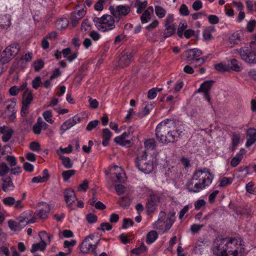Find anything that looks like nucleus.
<instances>
[{"label":"nucleus","mask_w":256,"mask_h":256,"mask_svg":"<svg viewBox=\"0 0 256 256\" xmlns=\"http://www.w3.org/2000/svg\"><path fill=\"white\" fill-rule=\"evenodd\" d=\"M230 64H232L231 70L235 72H240L242 70V68L241 66V63L235 58L230 60Z\"/></svg>","instance_id":"obj_31"},{"label":"nucleus","mask_w":256,"mask_h":256,"mask_svg":"<svg viewBox=\"0 0 256 256\" xmlns=\"http://www.w3.org/2000/svg\"><path fill=\"white\" fill-rule=\"evenodd\" d=\"M75 173V170H70L63 172L62 175L64 181L66 182L72 176L74 175Z\"/></svg>","instance_id":"obj_43"},{"label":"nucleus","mask_w":256,"mask_h":256,"mask_svg":"<svg viewBox=\"0 0 256 256\" xmlns=\"http://www.w3.org/2000/svg\"><path fill=\"white\" fill-rule=\"evenodd\" d=\"M226 245V239H216L212 248L214 254L216 256H228Z\"/></svg>","instance_id":"obj_9"},{"label":"nucleus","mask_w":256,"mask_h":256,"mask_svg":"<svg viewBox=\"0 0 256 256\" xmlns=\"http://www.w3.org/2000/svg\"><path fill=\"white\" fill-rule=\"evenodd\" d=\"M114 141L117 144H118L122 146H126V144H130V141L125 140L122 138L120 136H116L114 138Z\"/></svg>","instance_id":"obj_61"},{"label":"nucleus","mask_w":256,"mask_h":256,"mask_svg":"<svg viewBox=\"0 0 256 256\" xmlns=\"http://www.w3.org/2000/svg\"><path fill=\"white\" fill-rule=\"evenodd\" d=\"M176 121L174 119H166L157 126L156 136L160 142L164 144L174 142L184 134L180 130H171L172 126H174Z\"/></svg>","instance_id":"obj_1"},{"label":"nucleus","mask_w":256,"mask_h":256,"mask_svg":"<svg viewBox=\"0 0 256 256\" xmlns=\"http://www.w3.org/2000/svg\"><path fill=\"white\" fill-rule=\"evenodd\" d=\"M206 16L207 14L204 11L191 14L192 18L194 20L202 18V17H206Z\"/></svg>","instance_id":"obj_60"},{"label":"nucleus","mask_w":256,"mask_h":256,"mask_svg":"<svg viewBox=\"0 0 256 256\" xmlns=\"http://www.w3.org/2000/svg\"><path fill=\"white\" fill-rule=\"evenodd\" d=\"M112 226L108 222H102L100 225V228H98V230H100L104 232L105 230H110L112 229Z\"/></svg>","instance_id":"obj_62"},{"label":"nucleus","mask_w":256,"mask_h":256,"mask_svg":"<svg viewBox=\"0 0 256 256\" xmlns=\"http://www.w3.org/2000/svg\"><path fill=\"white\" fill-rule=\"evenodd\" d=\"M118 64L120 66L124 68L128 66L132 62L133 55L130 52H122L120 54Z\"/></svg>","instance_id":"obj_13"},{"label":"nucleus","mask_w":256,"mask_h":256,"mask_svg":"<svg viewBox=\"0 0 256 256\" xmlns=\"http://www.w3.org/2000/svg\"><path fill=\"white\" fill-rule=\"evenodd\" d=\"M209 22L211 24H217L219 22V18L216 15H210L208 17Z\"/></svg>","instance_id":"obj_64"},{"label":"nucleus","mask_w":256,"mask_h":256,"mask_svg":"<svg viewBox=\"0 0 256 256\" xmlns=\"http://www.w3.org/2000/svg\"><path fill=\"white\" fill-rule=\"evenodd\" d=\"M214 81L212 80H206L201 84L200 88L198 89V92H210Z\"/></svg>","instance_id":"obj_26"},{"label":"nucleus","mask_w":256,"mask_h":256,"mask_svg":"<svg viewBox=\"0 0 256 256\" xmlns=\"http://www.w3.org/2000/svg\"><path fill=\"white\" fill-rule=\"evenodd\" d=\"M158 237L157 232L155 230H151L147 234L146 242L148 244H151L156 241Z\"/></svg>","instance_id":"obj_29"},{"label":"nucleus","mask_w":256,"mask_h":256,"mask_svg":"<svg viewBox=\"0 0 256 256\" xmlns=\"http://www.w3.org/2000/svg\"><path fill=\"white\" fill-rule=\"evenodd\" d=\"M64 194L65 201L68 206H70L77 200L74 192L72 189H66Z\"/></svg>","instance_id":"obj_17"},{"label":"nucleus","mask_w":256,"mask_h":256,"mask_svg":"<svg viewBox=\"0 0 256 256\" xmlns=\"http://www.w3.org/2000/svg\"><path fill=\"white\" fill-rule=\"evenodd\" d=\"M114 16L105 14L100 18L94 17L93 21L96 28L103 32L111 30L115 28Z\"/></svg>","instance_id":"obj_4"},{"label":"nucleus","mask_w":256,"mask_h":256,"mask_svg":"<svg viewBox=\"0 0 256 256\" xmlns=\"http://www.w3.org/2000/svg\"><path fill=\"white\" fill-rule=\"evenodd\" d=\"M8 225L11 230L20 231L24 228V224H20L18 222L9 220L8 221Z\"/></svg>","instance_id":"obj_28"},{"label":"nucleus","mask_w":256,"mask_h":256,"mask_svg":"<svg viewBox=\"0 0 256 256\" xmlns=\"http://www.w3.org/2000/svg\"><path fill=\"white\" fill-rule=\"evenodd\" d=\"M2 180L3 182L2 188L4 192H8L14 190V186L10 177L2 178Z\"/></svg>","instance_id":"obj_20"},{"label":"nucleus","mask_w":256,"mask_h":256,"mask_svg":"<svg viewBox=\"0 0 256 256\" xmlns=\"http://www.w3.org/2000/svg\"><path fill=\"white\" fill-rule=\"evenodd\" d=\"M5 49L14 58L20 51V46L19 44L15 42L7 46Z\"/></svg>","instance_id":"obj_21"},{"label":"nucleus","mask_w":256,"mask_h":256,"mask_svg":"<svg viewBox=\"0 0 256 256\" xmlns=\"http://www.w3.org/2000/svg\"><path fill=\"white\" fill-rule=\"evenodd\" d=\"M30 148L34 152H39L40 150V144L36 142H33L30 144Z\"/></svg>","instance_id":"obj_63"},{"label":"nucleus","mask_w":256,"mask_h":256,"mask_svg":"<svg viewBox=\"0 0 256 256\" xmlns=\"http://www.w3.org/2000/svg\"><path fill=\"white\" fill-rule=\"evenodd\" d=\"M39 206H42V208L37 211L36 215L40 219H46L50 210V205L46 202H41L40 203Z\"/></svg>","instance_id":"obj_16"},{"label":"nucleus","mask_w":256,"mask_h":256,"mask_svg":"<svg viewBox=\"0 0 256 256\" xmlns=\"http://www.w3.org/2000/svg\"><path fill=\"white\" fill-rule=\"evenodd\" d=\"M118 203L121 206L124 208L128 206L131 203V200L128 197L123 196L120 198Z\"/></svg>","instance_id":"obj_44"},{"label":"nucleus","mask_w":256,"mask_h":256,"mask_svg":"<svg viewBox=\"0 0 256 256\" xmlns=\"http://www.w3.org/2000/svg\"><path fill=\"white\" fill-rule=\"evenodd\" d=\"M60 159L62 162V164L66 168H70L72 167L74 162L69 157L60 156Z\"/></svg>","instance_id":"obj_30"},{"label":"nucleus","mask_w":256,"mask_h":256,"mask_svg":"<svg viewBox=\"0 0 256 256\" xmlns=\"http://www.w3.org/2000/svg\"><path fill=\"white\" fill-rule=\"evenodd\" d=\"M42 118L38 117L37 119V121L34 125L33 126L32 130L36 134H39L41 132L42 126Z\"/></svg>","instance_id":"obj_35"},{"label":"nucleus","mask_w":256,"mask_h":256,"mask_svg":"<svg viewBox=\"0 0 256 256\" xmlns=\"http://www.w3.org/2000/svg\"><path fill=\"white\" fill-rule=\"evenodd\" d=\"M109 10L116 22H119L121 16H125L130 12L129 7L123 5L118 6L116 8L114 6H110Z\"/></svg>","instance_id":"obj_10"},{"label":"nucleus","mask_w":256,"mask_h":256,"mask_svg":"<svg viewBox=\"0 0 256 256\" xmlns=\"http://www.w3.org/2000/svg\"><path fill=\"white\" fill-rule=\"evenodd\" d=\"M91 24L88 19H85L82 22L81 24V30L82 32H86L91 29Z\"/></svg>","instance_id":"obj_40"},{"label":"nucleus","mask_w":256,"mask_h":256,"mask_svg":"<svg viewBox=\"0 0 256 256\" xmlns=\"http://www.w3.org/2000/svg\"><path fill=\"white\" fill-rule=\"evenodd\" d=\"M42 116L44 119L48 122L52 124L54 121L52 120V114L50 110H46L43 112Z\"/></svg>","instance_id":"obj_48"},{"label":"nucleus","mask_w":256,"mask_h":256,"mask_svg":"<svg viewBox=\"0 0 256 256\" xmlns=\"http://www.w3.org/2000/svg\"><path fill=\"white\" fill-rule=\"evenodd\" d=\"M14 132V130L12 128H10L6 130L4 133H2L3 134L2 137V142H8L12 138Z\"/></svg>","instance_id":"obj_33"},{"label":"nucleus","mask_w":256,"mask_h":256,"mask_svg":"<svg viewBox=\"0 0 256 256\" xmlns=\"http://www.w3.org/2000/svg\"><path fill=\"white\" fill-rule=\"evenodd\" d=\"M144 144L145 148L148 150H154L156 147V140L154 138L146 140Z\"/></svg>","instance_id":"obj_39"},{"label":"nucleus","mask_w":256,"mask_h":256,"mask_svg":"<svg viewBox=\"0 0 256 256\" xmlns=\"http://www.w3.org/2000/svg\"><path fill=\"white\" fill-rule=\"evenodd\" d=\"M154 10L156 15L160 18H164L166 14V11L160 6H155Z\"/></svg>","instance_id":"obj_34"},{"label":"nucleus","mask_w":256,"mask_h":256,"mask_svg":"<svg viewBox=\"0 0 256 256\" xmlns=\"http://www.w3.org/2000/svg\"><path fill=\"white\" fill-rule=\"evenodd\" d=\"M112 136V132L108 128H104L102 130V137L103 140L102 144L104 146H108L109 144V141Z\"/></svg>","instance_id":"obj_23"},{"label":"nucleus","mask_w":256,"mask_h":256,"mask_svg":"<svg viewBox=\"0 0 256 256\" xmlns=\"http://www.w3.org/2000/svg\"><path fill=\"white\" fill-rule=\"evenodd\" d=\"M256 142V129L249 128L247 131V140L246 144V147L254 144Z\"/></svg>","instance_id":"obj_19"},{"label":"nucleus","mask_w":256,"mask_h":256,"mask_svg":"<svg viewBox=\"0 0 256 256\" xmlns=\"http://www.w3.org/2000/svg\"><path fill=\"white\" fill-rule=\"evenodd\" d=\"M136 168L145 174H150L153 170L152 164L143 160L142 161H136Z\"/></svg>","instance_id":"obj_15"},{"label":"nucleus","mask_w":256,"mask_h":256,"mask_svg":"<svg viewBox=\"0 0 256 256\" xmlns=\"http://www.w3.org/2000/svg\"><path fill=\"white\" fill-rule=\"evenodd\" d=\"M86 11L84 9L74 11L71 14L72 24L73 27H75L78 24L80 20L86 14Z\"/></svg>","instance_id":"obj_18"},{"label":"nucleus","mask_w":256,"mask_h":256,"mask_svg":"<svg viewBox=\"0 0 256 256\" xmlns=\"http://www.w3.org/2000/svg\"><path fill=\"white\" fill-rule=\"evenodd\" d=\"M207 58V56H204L202 58H200V59H196V60H194L192 62V64L193 65V66L196 68L198 67V66L202 65L205 62Z\"/></svg>","instance_id":"obj_59"},{"label":"nucleus","mask_w":256,"mask_h":256,"mask_svg":"<svg viewBox=\"0 0 256 256\" xmlns=\"http://www.w3.org/2000/svg\"><path fill=\"white\" fill-rule=\"evenodd\" d=\"M214 68L218 72H227L229 69L228 66L224 64L222 62L216 64L214 66Z\"/></svg>","instance_id":"obj_47"},{"label":"nucleus","mask_w":256,"mask_h":256,"mask_svg":"<svg viewBox=\"0 0 256 256\" xmlns=\"http://www.w3.org/2000/svg\"><path fill=\"white\" fill-rule=\"evenodd\" d=\"M239 54L242 60L248 64H256V53L251 48L245 46L240 48Z\"/></svg>","instance_id":"obj_8"},{"label":"nucleus","mask_w":256,"mask_h":256,"mask_svg":"<svg viewBox=\"0 0 256 256\" xmlns=\"http://www.w3.org/2000/svg\"><path fill=\"white\" fill-rule=\"evenodd\" d=\"M187 27H188V24H187L186 22H184L180 23V24L178 25V30H177L178 36L180 38H182L183 32L184 30H185V29Z\"/></svg>","instance_id":"obj_42"},{"label":"nucleus","mask_w":256,"mask_h":256,"mask_svg":"<svg viewBox=\"0 0 256 256\" xmlns=\"http://www.w3.org/2000/svg\"><path fill=\"white\" fill-rule=\"evenodd\" d=\"M56 24L58 29L62 30L67 27L68 21L66 18H62L58 20Z\"/></svg>","instance_id":"obj_41"},{"label":"nucleus","mask_w":256,"mask_h":256,"mask_svg":"<svg viewBox=\"0 0 256 256\" xmlns=\"http://www.w3.org/2000/svg\"><path fill=\"white\" fill-rule=\"evenodd\" d=\"M216 31V29L214 26H209L204 30L202 34L203 38L206 41H210L213 38L212 34V32Z\"/></svg>","instance_id":"obj_22"},{"label":"nucleus","mask_w":256,"mask_h":256,"mask_svg":"<svg viewBox=\"0 0 256 256\" xmlns=\"http://www.w3.org/2000/svg\"><path fill=\"white\" fill-rule=\"evenodd\" d=\"M76 242V241L74 240H72L70 241L65 240L64 242V248H68V253H70L72 250L70 247L74 246Z\"/></svg>","instance_id":"obj_58"},{"label":"nucleus","mask_w":256,"mask_h":256,"mask_svg":"<svg viewBox=\"0 0 256 256\" xmlns=\"http://www.w3.org/2000/svg\"><path fill=\"white\" fill-rule=\"evenodd\" d=\"M46 246V243L44 240H42L41 242L32 245L30 252L34 253L38 250L43 251L45 250Z\"/></svg>","instance_id":"obj_25"},{"label":"nucleus","mask_w":256,"mask_h":256,"mask_svg":"<svg viewBox=\"0 0 256 256\" xmlns=\"http://www.w3.org/2000/svg\"><path fill=\"white\" fill-rule=\"evenodd\" d=\"M232 182V178L227 177H224L220 181L219 186L220 187H224Z\"/></svg>","instance_id":"obj_52"},{"label":"nucleus","mask_w":256,"mask_h":256,"mask_svg":"<svg viewBox=\"0 0 256 256\" xmlns=\"http://www.w3.org/2000/svg\"><path fill=\"white\" fill-rule=\"evenodd\" d=\"M10 170V168H8L6 163L2 162L0 164V176L4 178L6 176Z\"/></svg>","instance_id":"obj_36"},{"label":"nucleus","mask_w":256,"mask_h":256,"mask_svg":"<svg viewBox=\"0 0 256 256\" xmlns=\"http://www.w3.org/2000/svg\"><path fill=\"white\" fill-rule=\"evenodd\" d=\"M16 102L14 99L11 100L10 103L6 106V109L4 110V118H7L9 122H12L16 118Z\"/></svg>","instance_id":"obj_11"},{"label":"nucleus","mask_w":256,"mask_h":256,"mask_svg":"<svg viewBox=\"0 0 256 256\" xmlns=\"http://www.w3.org/2000/svg\"><path fill=\"white\" fill-rule=\"evenodd\" d=\"M147 250V248L145 245L142 244L138 248H134L132 250L131 252L136 255H138L144 252Z\"/></svg>","instance_id":"obj_45"},{"label":"nucleus","mask_w":256,"mask_h":256,"mask_svg":"<svg viewBox=\"0 0 256 256\" xmlns=\"http://www.w3.org/2000/svg\"><path fill=\"white\" fill-rule=\"evenodd\" d=\"M33 94L32 90L30 89H26L24 92L22 98V106L20 114L23 117L26 116L28 113V108L33 100Z\"/></svg>","instance_id":"obj_7"},{"label":"nucleus","mask_w":256,"mask_h":256,"mask_svg":"<svg viewBox=\"0 0 256 256\" xmlns=\"http://www.w3.org/2000/svg\"><path fill=\"white\" fill-rule=\"evenodd\" d=\"M154 106L152 103L147 102L144 108L142 114V116H144L150 113V110L154 108Z\"/></svg>","instance_id":"obj_51"},{"label":"nucleus","mask_w":256,"mask_h":256,"mask_svg":"<svg viewBox=\"0 0 256 256\" xmlns=\"http://www.w3.org/2000/svg\"><path fill=\"white\" fill-rule=\"evenodd\" d=\"M98 124L99 121L98 120L90 121L88 123L86 127V130L88 132L92 130L98 126Z\"/></svg>","instance_id":"obj_53"},{"label":"nucleus","mask_w":256,"mask_h":256,"mask_svg":"<svg viewBox=\"0 0 256 256\" xmlns=\"http://www.w3.org/2000/svg\"><path fill=\"white\" fill-rule=\"evenodd\" d=\"M28 216L31 215V212L30 211H28L24 212L21 214V215L18 218V222L20 223V224H24V228L26 226V224H24L27 221L28 217Z\"/></svg>","instance_id":"obj_32"},{"label":"nucleus","mask_w":256,"mask_h":256,"mask_svg":"<svg viewBox=\"0 0 256 256\" xmlns=\"http://www.w3.org/2000/svg\"><path fill=\"white\" fill-rule=\"evenodd\" d=\"M156 206L157 204L155 200L152 198H149L146 206L147 213L150 214L154 212L156 209Z\"/></svg>","instance_id":"obj_24"},{"label":"nucleus","mask_w":256,"mask_h":256,"mask_svg":"<svg viewBox=\"0 0 256 256\" xmlns=\"http://www.w3.org/2000/svg\"><path fill=\"white\" fill-rule=\"evenodd\" d=\"M180 14L183 16H187L190 14L188 7L185 4H182L179 8Z\"/></svg>","instance_id":"obj_54"},{"label":"nucleus","mask_w":256,"mask_h":256,"mask_svg":"<svg viewBox=\"0 0 256 256\" xmlns=\"http://www.w3.org/2000/svg\"><path fill=\"white\" fill-rule=\"evenodd\" d=\"M254 184L252 182H248L246 186V190L250 194H256V188H254Z\"/></svg>","instance_id":"obj_46"},{"label":"nucleus","mask_w":256,"mask_h":256,"mask_svg":"<svg viewBox=\"0 0 256 256\" xmlns=\"http://www.w3.org/2000/svg\"><path fill=\"white\" fill-rule=\"evenodd\" d=\"M228 40L231 44H236L240 42V36L239 34L234 33L229 37Z\"/></svg>","instance_id":"obj_37"},{"label":"nucleus","mask_w":256,"mask_h":256,"mask_svg":"<svg viewBox=\"0 0 256 256\" xmlns=\"http://www.w3.org/2000/svg\"><path fill=\"white\" fill-rule=\"evenodd\" d=\"M44 62L42 60H37L33 62L34 70L36 72L42 70L44 68Z\"/></svg>","instance_id":"obj_38"},{"label":"nucleus","mask_w":256,"mask_h":256,"mask_svg":"<svg viewBox=\"0 0 256 256\" xmlns=\"http://www.w3.org/2000/svg\"><path fill=\"white\" fill-rule=\"evenodd\" d=\"M81 120V118L78 115H76L72 118L66 120L60 126V130H62V134L76 124L80 122Z\"/></svg>","instance_id":"obj_14"},{"label":"nucleus","mask_w":256,"mask_h":256,"mask_svg":"<svg viewBox=\"0 0 256 256\" xmlns=\"http://www.w3.org/2000/svg\"><path fill=\"white\" fill-rule=\"evenodd\" d=\"M242 243V238L238 236L226 239V247L228 256H244V248Z\"/></svg>","instance_id":"obj_3"},{"label":"nucleus","mask_w":256,"mask_h":256,"mask_svg":"<svg viewBox=\"0 0 256 256\" xmlns=\"http://www.w3.org/2000/svg\"><path fill=\"white\" fill-rule=\"evenodd\" d=\"M164 30L161 34V42L164 40L174 34L176 31V26L174 24V14H168L164 21Z\"/></svg>","instance_id":"obj_5"},{"label":"nucleus","mask_w":256,"mask_h":256,"mask_svg":"<svg viewBox=\"0 0 256 256\" xmlns=\"http://www.w3.org/2000/svg\"><path fill=\"white\" fill-rule=\"evenodd\" d=\"M94 238V235L90 234L86 236L82 242L80 246V250L82 253L87 254L91 250L94 256L98 255L96 248L100 240H98L94 244H93L92 241L93 240Z\"/></svg>","instance_id":"obj_6"},{"label":"nucleus","mask_w":256,"mask_h":256,"mask_svg":"<svg viewBox=\"0 0 256 256\" xmlns=\"http://www.w3.org/2000/svg\"><path fill=\"white\" fill-rule=\"evenodd\" d=\"M32 87L36 90L41 85H42V82L41 80V78L39 76H36L32 82Z\"/></svg>","instance_id":"obj_49"},{"label":"nucleus","mask_w":256,"mask_h":256,"mask_svg":"<svg viewBox=\"0 0 256 256\" xmlns=\"http://www.w3.org/2000/svg\"><path fill=\"white\" fill-rule=\"evenodd\" d=\"M4 204L8 206H12L16 202L15 198L12 196H8L3 199Z\"/></svg>","instance_id":"obj_55"},{"label":"nucleus","mask_w":256,"mask_h":256,"mask_svg":"<svg viewBox=\"0 0 256 256\" xmlns=\"http://www.w3.org/2000/svg\"><path fill=\"white\" fill-rule=\"evenodd\" d=\"M186 53L187 62L189 64H192L194 60L200 59L199 56L202 54V51L196 48L188 50Z\"/></svg>","instance_id":"obj_12"},{"label":"nucleus","mask_w":256,"mask_h":256,"mask_svg":"<svg viewBox=\"0 0 256 256\" xmlns=\"http://www.w3.org/2000/svg\"><path fill=\"white\" fill-rule=\"evenodd\" d=\"M12 58V56L4 49L0 54V63L2 64H6L10 61Z\"/></svg>","instance_id":"obj_27"},{"label":"nucleus","mask_w":256,"mask_h":256,"mask_svg":"<svg viewBox=\"0 0 256 256\" xmlns=\"http://www.w3.org/2000/svg\"><path fill=\"white\" fill-rule=\"evenodd\" d=\"M86 220L89 224H94L97 221V216L93 214L90 213L86 216Z\"/></svg>","instance_id":"obj_56"},{"label":"nucleus","mask_w":256,"mask_h":256,"mask_svg":"<svg viewBox=\"0 0 256 256\" xmlns=\"http://www.w3.org/2000/svg\"><path fill=\"white\" fill-rule=\"evenodd\" d=\"M88 182L87 180H84L80 184L78 188V190L79 192L83 191L84 192H86L88 188Z\"/></svg>","instance_id":"obj_57"},{"label":"nucleus","mask_w":256,"mask_h":256,"mask_svg":"<svg viewBox=\"0 0 256 256\" xmlns=\"http://www.w3.org/2000/svg\"><path fill=\"white\" fill-rule=\"evenodd\" d=\"M214 178V174L207 168L196 170L186 184V190L191 193L199 192L212 184Z\"/></svg>","instance_id":"obj_2"},{"label":"nucleus","mask_w":256,"mask_h":256,"mask_svg":"<svg viewBox=\"0 0 256 256\" xmlns=\"http://www.w3.org/2000/svg\"><path fill=\"white\" fill-rule=\"evenodd\" d=\"M150 18V12L148 10H146L140 16V20L142 24L146 23L148 22Z\"/></svg>","instance_id":"obj_50"}]
</instances>
